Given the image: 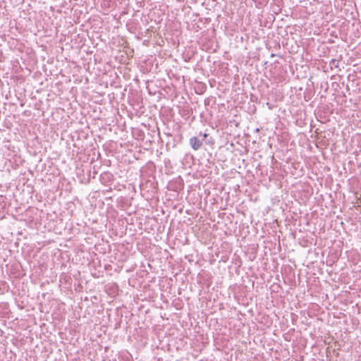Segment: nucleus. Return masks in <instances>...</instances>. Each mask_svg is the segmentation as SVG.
I'll use <instances>...</instances> for the list:
<instances>
[{
    "instance_id": "f257e3e1",
    "label": "nucleus",
    "mask_w": 361,
    "mask_h": 361,
    "mask_svg": "<svg viewBox=\"0 0 361 361\" xmlns=\"http://www.w3.org/2000/svg\"><path fill=\"white\" fill-rule=\"evenodd\" d=\"M189 144L193 150L197 151L202 146L203 139H201L200 137L197 136H193L190 138Z\"/></svg>"
},
{
    "instance_id": "f03ea898",
    "label": "nucleus",
    "mask_w": 361,
    "mask_h": 361,
    "mask_svg": "<svg viewBox=\"0 0 361 361\" xmlns=\"http://www.w3.org/2000/svg\"><path fill=\"white\" fill-rule=\"evenodd\" d=\"M338 60H336V59H331L330 63H329V65L331 66V68H332L333 66H334L335 68H338Z\"/></svg>"
},
{
    "instance_id": "7ed1b4c3",
    "label": "nucleus",
    "mask_w": 361,
    "mask_h": 361,
    "mask_svg": "<svg viewBox=\"0 0 361 361\" xmlns=\"http://www.w3.org/2000/svg\"><path fill=\"white\" fill-rule=\"evenodd\" d=\"M208 136H209V135L207 133H203V134L202 133H200V137H202L201 139H203V140L204 139H206Z\"/></svg>"
}]
</instances>
